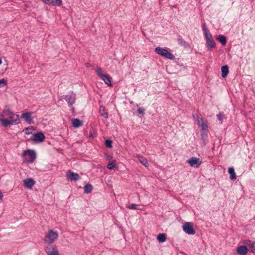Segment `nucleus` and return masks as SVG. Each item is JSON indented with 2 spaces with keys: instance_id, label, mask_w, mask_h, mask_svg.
<instances>
[{
  "instance_id": "1",
  "label": "nucleus",
  "mask_w": 255,
  "mask_h": 255,
  "mask_svg": "<svg viewBox=\"0 0 255 255\" xmlns=\"http://www.w3.org/2000/svg\"><path fill=\"white\" fill-rule=\"evenodd\" d=\"M0 122L4 127L9 125L20 123V121L18 115L14 114L8 108H5L0 115Z\"/></svg>"
},
{
  "instance_id": "2",
  "label": "nucleus",
  "mask_w": 255,
  "mask_h": 255,
  "mask_svg": "<svg viewBox=\"0 0 255 255\" xmlns=\"http://www.w3.org/2000/svg\"><path fill=\"white\" fill-rule=\"evenodd\" d=\"M58 234L56 232L49 230L45 234L43 241L47 245H51L58 239Z\"/></svg>"
},
{
  "instance_id": "3",
  "label": "nucleus",
  "mask_w": 255,
  "mask_h": 255,
  "mask_svg": "<svg viewBox=\"0 0 255 255\" xmlns=\"http://www.w3.org/2000/svg\"><path fill=\"white\" fill-rule=\"evenodd\" d=\"M22 155L24 157L25 160L29 163L33 162L36 158L34 151L29 149L23 151Z\"/></svg>"
},
{
  "instance_id": "4",
  "label": "nucleus",
  "mask_w": 255,
  "mask_h": 255,
  "mask_svg": "<svg viewBox=\"0 0 255 255\" xmlns=\"http://www.w3.org/2000/svg\"><path fill=\"white\" fill-rule=\"evenodd\" d=\"M205 38L206 41V45L209 50L216 47V43L209 30H206Z\"/></svg>"
},
{
  "instance_id": "5",
  "label": "nucleus",
  "mask_w": 255,
  "mask_h": 255,
  "mask_svg": "<svg viewBox=\"0 0 255 255\" xmlns=\"http://www.w3.org/2000/svg\"><path fill=\"white\" fill-rule=\"evenodd\" d=\"M96 72L102 80L104 81L105 84L108 86H112L110 77L108 74H103L100 67H97L96 69Z\"/></svg>"
},
{
  "instance_id": "6",
  "label": "nucleus",
  "mask_w": 255,
  "mask_h": 255,
  "mask_svg": "<svg viewBox=\"0 0 255 255\" xmlns=\"http://www.w3.org/2000/svg\"><path fill=\"white\" fill-rule=\"evenodd\" d=\"M182 228L183 231L187 234L194 235L195 233V230L194 229L192 223L190 222H185Z\"/></svg>"
},
{
  "instance_id": "7",
  "label": "nucleus",
  "mask_w": 255,
  "mask_h": 255,
  "mask_svg": "<svg viewBox=\"0 0 255 255\" xmlns=\"http://www.w3.org/2000/svg\"><path fill=\"white\" fill-rule=\"evenodd\" d=\"M197 124L200 125L201 127V130L203 133L207 134L208 131V125L207 121L203 118L197 120Z\"/></svg>"
},
{
  "instance_id": "8",
  "label": "nucleus",
  "mask_w": 255,
  "mask_h": 255,
  "mask_svg": "<svg viewBox=\"0 0 255 255\" xmlns=\"http://www.w3.org/2000/svg\"><path fill=\"white\" fill-rule=\"evenodd\" d=\"M187 162L190 164L191 167L198 168L201 164V160L196 157H192L187 160Z\"/></svg>"
},
{
  "instance_id": "9",
  "label": "nucleus",
  "mask_w": 255,
  "mask_h": 255,
  "mask_svg": "<svg viewBox=\"0 0 255 255\" xmlns=\"http://www.w3.org/2000/svg\"><path fill=\"white\" fill-rule=\"evenodd\" d=\"M45 252L48 255H59L56 247L52 245H47Z\"/></svg>"
},
{
  "instance_id": "10",
  "label": "nucleus",
  "mask_w": 255,
  "mask_h": 255,
  "mask_svg": "<svg viewBox=\"0 0 255 255\" xmlns=\"http://www.w3.org/2000/svg\"><path fill=\"white\" fill-rule=\"evenodd\" d=\"M66 177L68 180L70 181H77L80 179V177L78 173H74L71 170L67 172Z\"/></svg>"
},
{
  "instance_id": "11",
  "label": "nucleus",
  "mask_w": 255,
  "mask_h": 255,
  "mask_svg": "<svg viewBox=\"0 0 255 255\" xmlns=\"http://www.w3.org/2000/svg\"><path fill=\"white\" fill-rule=\"evenodd\" d=\"M35 184V181L32 178H27L23 181L24 186L29 189H31Z\"/></svg>"
},
{
  "instance_id": "12",
  "label": "nucleus",
  "mask_w": 255,
  "mask_h": 255,
  "mask_svg": "<svg viewBox=\"0 0 255 255\" xmlns=\"http://www.w3.org/2000/svg\"><path fill=\"white\" fill-rule=\"evenodd\" d=\"M45 135L42 132H37L35 133L33 136V140L36 142L43 141L45 139Z\"/></svg>"
},
{
  "instance_id": "13",
  "label": "nucleus",
  "mask_w": 255,
  "mask_h": 255,
  "mask_svg": "<svg viewBox=\"0 0 255 255\" xmlns=\"http://www.w3.org/2000/svg\"><path fill=\"white\" fill-rule=\"evenodd\" d=\"M31 112L24 113L21 115V118L23 119L28 124L33 123V121L31 119Z\"/></svg>"
},
{
  "instance_id": "14",
  "label": "nucleus",
  "mask_w": 255,
  "mask_h": 255,
  "mask_svg": "<svg viewBox=\"0 0 255 255\" xmlns=\"http://www.w3.org/2000/svg\"><path fill=\"white\" fill-rule=\"evenodd\" d=\"M64 99L67 102L69 106H72L75 103L76 97L74 95H67L65 96Z\"/></svg>"
},
{
  "instance_id": "15",
  "label": "nucleus",
  "mask_w": 255,
  "mask_h": 255,
  "mask_svg": "<svg viewBox=\"0 0 255 255\" xmlns=\"http://www.w3.org/2000/svg\"><path fill=\"white\" fill-rule=\"evenodd\" d=\"M45 3L52 5L60 6L62 4L61 0H41Z\"/></svg>"
},
{
  "instance_id": "16",
  "label": "nucleus",
  "mask_w": 255,
  "mask_h": 255,
  "mask_svg": "<svg viewBox=\"0 0 255 255\" xmlns=\"http://www.w3.org/2000/svg\"><path fill=\"white\" fill-rule=\"evenodd\" d=\"M248 250H249V248L248 249L247 246H241L237 248V252L240 255H246L248 253Z\"/></svg>"
},
{
  "instance_id": "17",
  "label": "nucleus",
  "mask_w": 255,
  "mask_h": 255,
  "mask_svg": "<svg viewBox=\"0 0 255 255\" xmlns=\"http://www.w3.org/2000/svg\"><path fill=\"white\" fill-rule=\"evenodd\" d=\"M245 244L251 252L255 253V242H252L250 240H247L245 242Z\"/></svg>"
},
{
  "instance_id": "18",
  "label": "nucleus",
  "mask_w": 255,
  "mask_h": 255,
  "mask_svg": "<svg viewBox=\"0 0 255 255\" xmlns=\"http://www.w3.org/2000/svg\"><path fill=\"white\" fill-rule=\"evenodd\" d=\"M72 124L75 128H77L83 125V122L78 119H73L72 120Z\"/></svg>"
},
{
  "instance_id": "19",
  "label": "nucleus",
  "mask_w": 255,
  "mask_h": 255,
  "mask_svg": "<svg viewBox=\"0 0 255 255\" xmlns=\"http://www.w3.org/2000/svg\"><path fill=\"white\" fill-rule=\"evenodd\" d=\"M162 56L170 60H173L174 59V56L166 49L164 52L163 54L162 55Z\"/></svg>"
},
{
  "instance_id": "20",
  "label": "nucleus",
  "mask_w": 255,
  "mask_h": 255,
  "mask_svg": "<svg viewBox=\"0 0 255 255\" xmlns=\"http://www.w3.org/2000/svg\"><path fill=\"white\" fill-rule=\"evenodd\" d=\"M222 77L225 78L229 73V67L227 65H225L222 67Z\"/></svg>"
},
{
  "instance_id": "21",
  "label": "nucleus",
  "mask_w": 255,
  "mask_h": 255,
  "mask_svg": "<svg viewBox=\"0 0 255 255\" xmlns=\"http://www.w3.org/2000/svg\"><path fill=\"white\" fill-rule=\"evenodd\" d=\"M136 156L139 159V162L144 165L145 167H148V163L147 159L143 156H141L139 154H137Z\"/></svg>"
},
{
  "instance_id": "22",
  "label": "nucleus",
  "mask_w": 255,
  "mask_h": 255,
  "mask_svg": "<svg viewBox=\"0 0 255 255\" xmlns=\"http://www.w3.org/2000/svg\"><path fill=\"white\" fill-rule=\"evenodd\" d=\"M228 172L230 174V179L235 180L237 178L234 168L233 167H229Z\"/></svg>"
},
{
  "instance_id": "23",
  "label": "nucleus",
  "mask_w": 255,
  "mask_h": 255,
  "mask_svg": "<svg viewBox=\"0 0 255 255\" xmlns=\"http://www.w3.org/2000/svg\"><path fill=\"white\" fill-rule=\"evenodd\" d=\"M84 189V192L85 193L89 194L92 191L93 188L91 184H87L86 185H85Z\"/></svg>"
},
{
  "instance_id": "24",
  "label": "nucleus",
  "mask_w": 255,
  "mask_h": 255,
  "mask_svg": "<svg viewBox=\"0 0 255 255\" xmlns=\"http://www.w3.org/2000/svg\"><path fill=\"white\" fill-rule=\"evenodd\" d=\"M217 39L221 42V43L223 45H226L227 43V39L225 36L223 35H219Z\"/></svg>"
},
{
  "instance_id": "25",
  "label": "nucleus",
  "mask_w": 255,
  "mask_h": 255,
  "mask_svg": "<svg viewBox=\"0 0 255 255\" xmlns=\"http://www.w3.org/2000/svg\"><path fill=\"white\" fill-rule=\"evenodd\" d=\"M157 239L160 243L164 242L166 240V235L165 234L160 233L158 235Z\"/></svg>"
},
{
  "instance_id": "26",
  "label": "nucleus",
  "mask_w": 255,
  "mask_h": 255,
  "mask_svg": "<svg viewBox=\"0 0 255 255\" xmlns=\"http://www.w3.org/2000/svg\"><path fill=\"white\" fill-rule=\"evenodd\" d=\"M177 41L179 44L184 47H187L189 44L186 42L182 37H180L178 38Z\"/></svg>"
},
{
  "instance_id": "27",
  "label": "nucleus",
  "mask_w": 255,
  "mask_h": 255,
  "mask_svg": "<svg viewBox=\"0 0 255 255\" xmlns=\"http://www.w3.org/2000/svg\"><path fill=\"white\" fill-rule=\"evenodd\" d=\"M100 113L102 116L104 117L106 119L108 118V113L106 111L104 107H100Z\"/></svg>"
},
{
  "instance_id": "28",
  "label": "nucleus",
  "mask_w": 255,
  "mask_h": 255,
  "mask_svg": "<svg viewBox=\"0 0 255 255\" xmlns=\"http://www.w3.org/2000/svg\"><path fill=\"white\" fill-rule=\"evenodd\" d=\"M166 50V49L160 47H157L155 48V51L159 55H162Z\"/></svg>"
},
{
  "instance_id": "29",
  "label": "nucleus",
  "mask_w": 255,
  "mask_h": 255,
  "mask_svg": "<svg viewBox=\"0 0 255 255\" xmlns=\"http://www.w3.org/2000/svg\"><path fill=\"white\" fill-rule=\"evenodd\" d=\"M105 145L107 147L112 148V141L109 139H107L105 141Z\"/></svg>"
},
{
  "instance_id": "30",
  "label": "nucleus",
  "mask_w": 255,
  "mask_h": 255,
  "mask_svg": "<svg viewBox=\"0 0 255 255\" xmlns=\"http://www.w3.org/2000/svg\"><path fill=\"white\" fill-rule=\"evenodd\" d=\"M7 84V80L3 78L0 80V87H3Z\"/></svg>"
},
{
  "instance_id": "31",
  "label": "nucleus",
  "mask_w": 255,
  "mask_h": 255,
  "mask_svg": "<svg viewBox=\"0 0 255 255\" xmlns=\"http://www.w3.org/2000/svg\"><path fill=\"white\" fill-rule=\"evenodd\" d=\"M116 165L115 162H112V163H109L107 165V167L108 169L111 170V169H114Z\"/></svg>"
},
{
  "instance_id": "32",
  "label": "nucleus",
  "mask_w": 255,
  "mask_h": 255,
  "mask_svg": "<svg viewBox=\"0 0 255 255\" xmlns=\"http://www.w3.org/2000/svg\"><path fill=\"white\" fill-rule=\"evenodd\" d=\"M137 205L136 204H130L127 207V208L129 209H132V210H137L138 208H137Z\"/></svg>"
},
{
  "instance_id": "33",
  "label": "nucleus",
  "mask_w": 255,
  "mask_h": 255,
  "mask_svg": "<svg viewBox=\"0 0 255 255\" xmlns=\"http://www.w3.org/2000/svg\"><path fill=\"white\" fill-rule=\"evenodd\" d=\"M224 115L223 113H220L219 114L217 115L218 119L222 122V120L224 118Z\"/></svg>"
},
{
  "instance_id": "34",
  "label": "nucleus",
  "mask_w": 255,
  "mask_h": 255,
  "mask_svg": "<svg viewBox=\"0 0 255 255\" xmlns=\"http://www.w3.org/2000/svg\"><path fill=\"white\" fill-rule=\"evenodd\" d=\"M144 109L139 108L137 109V112L139 114H143L144 113Z\"/></svg>"
},
{
  "instance_id": "35",
  "label": "nucleus",
  "mask_w": 255,
  "mask_h": 255,
  "mask_svg": "<svg viewBox=\"0 0 255 255\" xmlns=\"http://www.w3.org/2000/svg\"><path fill=\"white\" fill-rule=\"evenodd\" d=\"M31 129V128H26L25 129V133L27 135L31 133V131H29V130Z\"/></svg>"
},
{
  "instance_id": "36",
  "label": "nucleus",
  "mask_w": 255,
  "mask_h": 255,
  "mask_svg": "<svg viewBox=\"0 0 255 255\" xmlns=\"http://www.w3.org/2000/svg\"><path fill=\"white\" fill-rule=\"evenodd\" d=\"M203 30H204V36H205V31H206V30H209L207 28L206 25L205 23H204L203 25Z\"/></svg>"
},
{
  "instance_id": "37",
  "label": "nucleus",
  "mask_w": 255,
  "mask_h": 255,
  "mask_svg": "<svg viewBox=\"0 0 255 255\" xmlns=\"http://www.w3.org/2000/svg\"><path fill=\"white\" fill-rule=\"evenodd\" d=\"M106 156L107 159L109 160H111L113 158L112 156H111V155H108V154H106Z\"/></svg>"
},
{
  "instance_id": "38",
  "label": "nucleus",
  "mask_w": 255,
  "mask_h": 255,
  "mask_svg": "<svg viewBox=\"0 0 255 255\" xmlns=\"http://www.w3.org/2000/svg\"><path fill=\"white\" fill-rule=\"evenodd\" d=\"M85 66H86V67L87 68H89V67H91V65L89 63H87L85 64Z\"/></svg>"
},
{
  "instance_id": "39",
  "label": "nucleus",
  "mask_w": 255,
  "mask_h": 255,
  "mask_svg": "<svg viewBox=\"0 0 255 255\" xmlns=\"http://www.w3.org/2000/svg\"><path fill=\"white\" fill-rule=\"evenodd\" d=\"M3 197V194L1 192V191L0 190V201L2 200V198Z\"/></svg>"
},
{
  "instance_id": "40",
  "label": "nucleus",
  "mask_w": 255,
  "mask_h": 255,
  "mask_svg": "<svg viewBox=\"0 0 255 255\" xmlns=\"http://www.w3.org/2000/svg\"><path fill=\"white\" fill-rule=\"evenodd\" d=\"M2 63V60L1 58H0V65Z\"/></svg>"
}]
</instances>
